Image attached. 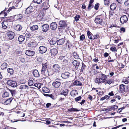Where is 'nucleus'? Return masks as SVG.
Masks as SVG:
<instances>
[{
	"instance_id": "47",
	"label": "nucleus",
	"mask_w": 129,
	"mask_h": 129,
	"mask_svg": "<svg viewBox=\"0 0 129 129\" xmlns=\"http://www.w3.org/2000/svg\"><path fill=\"white\" fill-rule=\"evenodd\" d=\"M43 15L42 14H39L38 15V17L40 19L42 20L43 19Z\"/></svg>"
},
{
	"instance_id": "5",
	"label": "nucleus",
	"mask_w": 129,
	"mask_h": 129,
	"mask_svg": "<svg viewBox=\"0 0 129 129\" xmlns=\"http://www.w3.org/2000/svg\"><path fill=\"white\" fill-rule=\"evenodd\" d=\"M49 26L48 24H46L43 25L42 28V31L44 32H46L48 30Z\"/></svg>"
},
{
	"instance_id": "52",
	"label": "nucleus",
	"mask_w": 129,
	"mask_h": 129,
	"mask_svg": "<svg viewBox=\"0 0 129 129\" xmlns=\"http://www.w3.org/2000/svg\"><path fill=\"white\" fill-rule=\"evenodd\" d=\"M74 56L76 59L78 58L79 57V56L76 53H74Z\"/></svg>"
},
{
	"instance_id": "39",
	"label": "nucleus",
	"mask_w": 129,
	"mask_h": 129,
	"mask_svg": "<svg viewBox=\"0 0 129 129\" xmlns=\"http://www.w3.org/2000/svg\"><path fill=\"white\" fill-rule=\"evenodd\" d=\"M7 70L8 73H10L11 75H12L13 73V70L12 69L9 68Z\"/></svg>"
},
{
	"instance_id": "17",
	"label": "nucleus",
	"mask_w": 129,
	"mask_h": 129,
	"mask_svg": "<svg viewBox=\"0 0 129 129\" xmlns=\"http://www.w3.org/2000/svg\"><path fill=\"white\" fill-rule=\"evenodd\" d=\"M73 64L75 66L76 69H78L80 64V62H78L77 60H75L73 61Z\"/></svg>"
},
{
	"instance_id": "28",
	"label": "nucleus",
	"mask_w": 129,
	"mask_h": 129,
	"mask_svg": "<svg viewBox=\"0 0 129 129\" xmlns=\"http://www.w3.org/2000/svg\"><path fill=\"white\" fill-rule=\"evenodd\" d=\"M41 73L42 74L46 77H48L49 75L48 70L45 71H44L42 72Z\"/></svg>"
},
{
	"instance_id": "46",
	"label": "nucleus",
	"mask_w": 129,
	"mask_h": 129,
	"mask_svg": "<svg viewBox=\"0 0 129 129\" xmlns=\"http://www.w3.org/2000/svg\"><path fill=\"white\" fill-rule=\"evenodd\" d=\"M9 96V93L8 92L6 91L5 92L4 94H3V96L4 97H8Z\"/></svg>"
},
{
	"instance_id": "49",
	"label": "nucleus",
	"mask_w": 129,
	"mask_h": 129,
	"mask_svg": "<svg viewBox=\"0 0 129 129\" xmlns=\"http://www.w3.org/2000/svg\"><path fill=\"white\" fill-rule=\"evenodd\" d=\"M68 63V61L67 60L64 59H63L62 62V64L64 65L67 64Z\"/></svg>"
},
{
	"instance_id": "4",
	"label": "nucleus",
	"mask_w": 129,
	"mask_h": 129,
	"mask_svg": "<svg viewBox=\"0 0 129 129\" xmlns=\"http://www.w3.org/2000/svg\"><path fill=\"white\" fill-rule=\"evenodd\" d=\"M128 20V18L125 15L121 16L120 18V22L122 23H126Z\"/></svg>"
},
{
	"instance_id": "41",
	"label": "nucleus",
	"mask_w": 129,
	"mask_h": 129,
	"mask_svg": "<svg viewBox=\"0 0 129 129\" xmlns=\"http://www.w3.org/2000/svg\"><path fill=\"white\" fill-rule=\"evenodd\" d=\"M85 65L82 62V66L81 67V69L80 70V72H83V70H84L85 69V67H86Z\"/></svg>"
},
{
	"instance_id": "18",
	"label": "nucleus",
	"mask_w": 129,
	"mask_h": 129,
	"mask_svg": "<svg viewBox=\"0 0 129 129\" xmlns=\"http://www.w3.org/2000/svg\"><path fill=\"white\" fill-rule=\"evenodd\" d=\"M22 28V26L20 24H17L14 27V29L17 31H20Z\"/></svg>"
},
{
	"instance_id": "7",
	"label": "nucleus",
	"mask_w": 129,
	"mask_h": 129,
	"mask_svg": "<svg viewBox=\"0 0 129 129\" xmlns=\"http://www.w3.org/2000/svg\"><path fill=\"white\" fill-rule=\"evenodd\" d=\"M50 53H51V56L52 57L54 58L58 53V52L57 50L56 49L54 48L51 50Z\"/></svg>"
},
{
	"instance_id": "63",
	"label": "nucleus",
	"mask_w": 129,
	"mask_h": 129,
	"mask_svg": "<svg viewBox=\"0 0 129 129\" xmlns=\"http://www.w3.org/2000/svg\"><path fill=\"white\" fill-rule=\"evenodd\" d=\"M118 108V106H117L115 105L111 107L112 109H117Z\"/></svg>"
},
{
	"instance_id": "55",
	"label": "nucleus",
	"mask_w": 129,
	"mask_h": 129,
	"mask_svg": "<svg viewBox=\"0 0 129 129\" xmlns=\"http://www.w3.org/2000/svg\"><path fill=\"white\" fill-rule=\"evenodd\" d=\"M30 34L29 33H27L25 34V36L27 38H29L30 36Z\"/></svg>"
},
{
	"instance_id": "33",
	"label": "nucleus",
	"mask_w": 129,
	"mask_h": 129,
	"mask_svg": "<svg viewBox=\"0 0 129 129\" xmlns=\"http://www.w3.org/2000/svg\"><path fill=\"white\" fill-rule=\"evenodd\" d=\"M116 7V5L115 3H113L110 5V9L112 10H114L115 9Z\"/></svg>"
},
{
	"instance_id": "40",
	"label": "nucleus",
	"mask_w": 129,
	"mask_h": 129,
	"mask_svg": "<svg viewBox=\"0 0 129 129\" xmlns=\"http://www.w3.org/2000/svg\"><path fill=\"white\" fill-rule=\"evenodd\" d=\"M91 35H92V34L89 31H87V36L90 39H91L92 38V36H91Z\"/></svg>"
},
{
	"instance_id": "6",
	"label": "nucleus",
	"mask_w": 129,
	"mask_h": 129,
	"mask_svg": "<svg viewBox=\"0 0 129 129\" xmlns=\"http://www.w3.org/2000/svg\"><path fill=\"white\" fill-rule=\"evenodd\" d=\"M59 25L60 26L58 27L59 29H61L67 25L66 22L64 21H60L59 22Z\"/></svg>"
},
{
	"instance_id": "50",
	"label": "nucleus",
	"mask_w": 129,
	"mask_h": 129,
	"mask_svg": "<svg viewBox=\"0 0 129 129\" xmlns=\"http://www.w3.org/2000/svg\"><path fill=\"white\" fill-rule=\"evenodd\" d=\"M81 96H79L75 98V100L76 102H78L80 100H81Z\"/></svg>"
},
{
	"instance_id": "1",
	"label": "nucleus",
	"mask_w": 129,
	"mask_h": 129,
	"mask_svg": "<svg viewBox=\"0 0 129 129\" xmlns=\"http://www.w3.org/2000/svg\"><path fill=\"white\" fill-rule=\"evenodd\" d=\"M35 10L31 6H30L26 10L25 13L27 14H28L33 13Z\"/></svg>"
},
{
	"instance_id": "12",
	"label": "nucleus",
	"mask_w": 129,
	"mask_h": 129,
	"mask_svg": "<svg viewBox=\"0 0 129 129\" xmlns=\"http://www.w3.org/2000/svg\"><path fill=\"white\" fill-rule=\"evenodd\" d=\"M19 89L23 91H26L28 88V86L25 85H20L19 87Z\"/></svg>"
},
{
	"instance_id": "58",
	"label": "nucleus",
	"mask_w": 129,
	"mask_h": 129,
	"mask_svg": "<svg viewBox=\"0 0 129 129\" xmlns=\"http://www.w3.org/2000/svg\"><path fill=\"white\" fill-rule=\"evenodd\" d=\"M110 0H104V4L105 5H108L109 4Z\"/></svg>"
},
{
	"instance_id": "44",
	"label": "nucleus",
	"mask_w": 129,
	"mask_h": 129,
	"mask_svg": "<svg viewBox=\"0 0 129 129\" xmlns=\"http://www.w3.org/2000/svg\"><path fill=\"white\" fill-rule=\"evenodd\" d=\"M80 15H76L75 17L74 18L75 19V20L76 21H78L79 20V19L80 18Z\"/></svg>"
},
{
	"instance_id": "21",
	"label": "nucleus",
	"mask_w": 129,
	"mask_h": 129,
	"mask_svg": "<svg viewBox=\"0 0 129 129\" xmlns=\"http://www.w3.org/2000/svg\"><path fill=\"white\" fill-rule=\"evenodd\" d=\"M2 28L4 29H6L8 26V23L7 22H4L2 23Z\"/></svg>"
},
{
	"instance_id": "29",
	"label": "nucleus",
	"mask_w": 129,
	"mask_h": 129,
	"mask_svg": "<svg viewBox=\"0 0 129 129\" xmlns=\"http://www.w3.org/2000/svg\"><path fill=\"white\" fill-rule=\"evenodd\" d=\"M7 64L6 63H3L1 66V68L2 70L6 68L7 67Z\"/></svg>"
},
{
	"instance_id": "13",
	"label": "nucleus",
	"mask_w": 129,
	"mask_h": 129,
	"mask_svg": "<svg viewBox=\"0 0 129 129\" xmlns=\"http://www.w3.org/2000/svg\"><path fill=\"white\" fill-rule=\"evenodd\" d=\"M57 27V25L55 22H53L51 24L50 28L52 30H54Z\"/></svg>"
},
{
	"instance_id": "9",
	"label": "nucleus",
	"mask_w": 129,
	"mask_h": 129,
	"mask_svg": "<svg viewBox=\"0 0 129 129\" xmlns=\"http://www.w3.org/2000/svg\"><path fill=\"white\" fill-rule=\"evenodd\" d=\"M70 75V74L68 72H66L61 74V76L63 79H66L68 78Z\"/></svg>"
},
{
	"instance_id": "30",
	"label": "nucleus",
	"mask_w": 129,
	"mask_h": 129,
	"mask_svg": "<svg viewBox=\"0 0 129 129\" xmlns=\"http://www.w3.org/2000/svg\"><path fill=\"white\" fill-rule=\"evenodd\" d=\"M73 84L74 85L77 86H81L82 84L80 82L76 80H75L73 82Z\"/></svg>"
},
{
	"instance_id": "42",
	"label": "nucleus",
	"mask_w": 129,
	"mask_h": 129,
	"mask_svg": "<svg viewBox=\"0 0 129 129\" xmlns=\"http://www.w3.org/2000/svg\"><path fill=\"white\" fill-rule=\"evenodd\" d=\"M28 85L30 86H32L34 84L33 81L30 80H29L28 81Z\"/></svg>"
},
{
	"instance_id": "20",
	"label": "nucleus",
	"mask_w": 129,
	"mask_h": 129,
	"mask_svg": "<svg viewBox=\"0 0 129 129\" xmlns=\"http://www.w3.org/2000/svg\"><path fill=\"white\" fill-rule=\"evenodd\" d=\"M37 44L36 42H31L28 44V47H34L37 46Z\"/></svg>"
},
{
	"instance_id": "54",
	"label": "nucleus",
	"mask_w": 129,
	"mask_h": 129,
	"mask_svg": "<svg viewBox=\"0 0 129 129\" xmlns=\"http://www.w3.org/2000/svg\"><path fill=\"white\" fill-rule=\"evenodd\" d=\"M99 6V4H96L94 6V8L96 10H97L98 9Z\"/></svg>"
},
{
	"instance_id": "27",
	"label": "nucleus",
	"mask_w": 129,
	"mask_h": 129,
	"mask_svg": "<svg viewBox=\"0 0 129 129\" xmlns=\"http://www.w3.org/2000/svg\"><path fill=\"white\" fill-rule=\"evenodd\" d=\"M95 82L96 83L99 84L101 83H102L101 78H96L94 80Z\"/></svg>"
},
{
	"instance_id": "61",
	"label": "nucleus",
	"mask_w": 129,
	"mask_h": 129,
	"mask_svg": "<svg viewBox=\"0 0 129 129\" xmlns=\"http://www.w3.org/2000/svg\"><path fill=\"white\" fill-rule=\"evenodd\" d=\"M20 61H21V62L23 63L25 62V59L24 58H20Z\"/></svg>"
},
{
	"instance_id": "51",
	"label": "nucleus",
	"mask_w": 129,
	"mask_h": 129,
	"mask_svg": "<svg viewBox=\"0 0 129 129\" xmlns=\"http://www.w3.org/2000/svg\"><path fill=\"white\" fill-rule=\"evenodd\" d=\"M45 4L46 5V6L45 7H44L43 8V10H47L49 7V6L48 4Z\"/></svg>"
},
{
	"instance_id": "59",
	"label": "nucleus",
	"mask_w": 129,
	"mask_h": 129,
	"mask_svg": "<svg viewBox=\"0 0 129 129\" xmlns=\"http://www.w3.org/2000/svg\"><path fill=\"white\" fill-rule=\"evenodd\" d=\"M85 38V37L84 35H82L80 36V39L81 40H83Z\"/></svg>"
},
{
	"instance_id": "35",
	"label": "nucleus",
	"mask_w": 129,
	"mask_h": 129,
	"mask_svg": "<svg viewBox=\"0 0 129 129\" xmlns=\"http://www.w3.org/2000/svg\"><path fill=\"white\" fill-rule=\"evenodd\" d=\"M68 91L67 90H65L62 91L61 93V94L65 96L68 93Z\"/></svg>"
},
{
	"instance_id": "8",
	"label": "nucleus",
	"mask_w": 129,
	"mask_h": 129,
	"mask_svg": "<svg viewBox=\"0 0 129 129\" xmlns=\"http://www.w3.org/2000/svg\"><path fill=\"white\" fill-rule=\"evenodd\" d=\"M102 19L100 16H96L95 19L94 21L97 24H101L102 22Z\"/></svg>"
},
{
	"instance_id": "64",
	"label": "nucleus",
	"mask_w": 129,
	"mask_h": 129,
	"mask_svg": "<svg viewBox=\"0 0 129 129\" xmlns=\"http://www.w3.org/2000/svg\"><path fill=\"white\" fill-rule=\"evenodd\" d=\"M125 4L126 5H129V0H127V1L125 2Z\"/></svg>"
},
{
	"instance_id": "36",
	"label": "nucleus",
	"mask_w": 129,
	"mask_h": 129,
	"mask_svg": "<svg viewBox=\"0 0 129 129\" xmlns=\"http://www.w3.org/2000/svg\"><path fill=\"white\" fill-rule=\"evenodd\" d=\"M80 110H78L76 108H71L69 109H68V111L70 112L78 111Z\"/></svg>"
},
{
	"instance_id": "34",
	"label": "nucleus",
	"mask_w": 129,
	"mask_h": 129,
	"mask_svg": "<svg viewBox=\"0 0 129 129\" xmlns=\"http://www.w3.org/2000/svg\"><path fill=\"white\" fill-rule=\"evenodd\" d=\"M113 82V80L112 79H109L106 80L105 83V84L106 85L107 83L109 84H111Z\"/></svg>"
},
{
	"instance_id": "22",
	"label": "nucleus",
	"mask_w": 129,
	"mask_h": 129,
	"mask_svg": "<svg viewBox=\"0 0 129 129\" xmlns=\"http://www.w3.org/2000/svg\"><path fill=\"white\" fill-rule=\"evenodd\" d=\"M25 39V37L24 36L22 35H20L19 37L18 40L20 42L19 43L20 44Z\"/></svg>"
},
{
	"instance_id": "48",
	"label": "nucleus",
	"mask_w": 129,
	"mask_h": 129,
	"mask_svg": "<svg viewBox=\"0 0 129 129\" xmlns=\"http://www.w3.org/2000/svg\"><path fill=\"white\" fill-rule=\"evenodd\" d=\"M77 93V91L76 90L75 91H73L71 93V96H74L75 95V93Z\"/></svg>"
},
{
	"instance_id": "2",
	"label": "nucleus",
	"mask_w": 129,
	"mask_h": 129,
	"mask_svg": "<svg viewBox=\"0 0 129 129\" xmlns=\"http://www.w3.org/2000/svg\"><path fill=\"white\" fill-rule=\"evenodd\" d=\"M7 84L8 85L11 86L13 87H15L17 86V83L15 81L9 80L7 81Z\"/></svg>"
},
{
	"instance_id": "32",
	"label": "nucleus",
	"mask_w": 129,
	"mask_h": 129,
	"mask_svg": "<svg viewBox=\"0 0 129 129\" xmlns=\"http://www.w3.org/2000/svg\"><path fill=\"white\" fill-rule=\"evenodd\" d=\"M42 91L44 92L49 93L50 92V90L46 87H44L42 88Z\"/></svg>"
},
{
	"instance_id": "15",
	"label": "nucleus",
	"mask_w": 129,
	"mask_h": 129,
	"mask_svg": "<svg viewBox=\"0 0 129 129\" xmlns=\"http://www.w3.org/2000/svg\"><path fill=\"white\" fill-rule=\"evenodd\" d=\"M34 54L35 53L33 51L30 50H27L25 52L26 55L29 56H33L34 55Z\"/></svg>"
},
{
	"instance_id": "14",
	"label": "nucleus",
	"mask_w": 129,
	"mask_h": 129,
	"mask_svg": "<svg viewBox=\"0 0 129 129\" xmlns=\"http://www.w3.org/2000/svg\"><path fill=\"white\" fill-rule=\"evenodd\" d=\"M53 70L55 72H58L60 70V67L59 65L57 64H55L53 66Z\"/></svg>"
},
{
	"instance_id": "25",
	"label": "nucleus",
	"mask_w": 129,
	"mask_h": 129,
	"mask_svg": "<svg viewBox=\"0 0 129 129\" xmlns=\"http://www.w3.org/2000/svg\"><path fill=\"white\" fill-rule=\"evenodd\" d=\"M38 28V26L36 25H33L30 27V29L31 30H37Z\"/></svg>"
},
{
	"instance_id": "37",
	"label": "nucleus",
	"mask_w": 129,
	"mask_h": 129,
	"mask_svg": "<svg viewBox=\"0 0 129 129\" xmlns=\"http://www.w3.org/2000/svg\"><path fill=\"white\" fill-rule=\"evenodd\" d=\"M41 83H36L35 84L34 86L37 87L39 89L41 87Z\"/></svg>"
},
{
	"instance_id": "26",
	"label": "nucleus",
	"mask_w": 129,
	"mask_h": 129,
	"mask_svg": "<svg viewBox=\"0 0 129 129\" xmlns=\"http://www.w3.org/2000/svg\"><path fill=\"white\" fill-rule=\"evenodd\" d=\"M124 86V85L123 84L120 85V90L121 92H123L125 91Z\"/></svg>"
},
{
	"instance_id": "56",
	"label": "nucleus",
	"mask_w": 129,
	"mask_h": 129,
	"mask_svg": "<svg viewBox=\"0 0 129 129\" xmlns=\"http://www.w3.org/2000/svg\"><path fill=\"white\" fill-rule=\"evenodd\" d=\"M93 7V6L92 5V4H91L89 3L88 6V9H90L92 8Z\"/></svg>"
},
{
	"instance_id": "16",
	"label": "nucleus",
	"mask_w": 129,
	"mask_h": 129,
	"mask_svg": "<svg viewBox=\"0 0 129 129\" xmlns=\"http://www.w3.org/2000/svg\"><path fill=\"white\" fill-rule=\"evenodd\" d=\"M65 42V40L64 38H61L57 40L56 41L57 44L58 45L63 44Z\"/></svg>"
},
{
	"instance_id": "43",
	"label": "nucleus",
	"mask_w": 129,
	"mask_h": 129,
	"mask_svg": "<svg viewBox=\"0 0 129 129\" xmlns=\"http://www.w3.org/2000/svg\"><path fill=\"white\" fill-rule=\"evenodd\" d=\"M110 50L114 52H116L117 51L116 48L114 47H111L110 48Z\"/></svg>"
},
{
	"instance_id": "23",
	"label": "nucleus",
	"mask_w": 129,
	"mask_h": 129,
	"mask_svg": "<svg viewBox=\"0 0 129 129\" xmlns=\"http://www.w3.org/2000/svg\"><path fill=\"white\" fill-rule=\"evenodd\" d=\"M12 100L13 98H9L4 102V104L5 105H7L11 103Z\"/></svg>"
},
{
	"instance_id": "19",
	"label": "nucleus",
	"mask_w": 129,
	"mask_h": 129,
	"mask_svg": "<svg viewBox=\"0 0 129 129\" xmlns=\"http://www.w3.org/2000/svg\"><path fill=\"white\" fill-rule=\"evenodd\" d=\"M33 75L35 77H38L40 76V75L38 70H34L33 72Z\"/></svg>"
},
{
	"instance_id": "60",
	"label": "nucleus",
	"mask_w": 129,
	"mask_h": 129,
	"mask_svg": "<svg viewBox=\"0 0 129 129\" xmlns=\"http://www.w3.org/2000/svg\"><path fill=\"white\" fill-rule=\"evenodd\" d=\"M98 37L97 35H95L94 36H92L91 39L94 40L97 39Z\"/></svg>"
},
{
	"instance_id": "45",
	"label": "nucleus",
	"mask_w": 129,
	"mask_h": 129,
	"mask_svg": "<svg viewBox=\"0 0 129 129\" xmlns=\"http://www.w3.org/2000/svg\"><path fill=\"white\" fill-rule=\"evenodd\" d=\"M33 2L34 3H37V4H40L42 2V0H34Z\"/></svg>"
},
{
	"instance_id": "10",
	"label": "nucleus",
	"mask_w": 129,
	"mask_h": 129,
	"mask_svg": "<svg viewBox=\"0 0 129 129\" xmlns=\"http://www.w3.org/2000/svg\"><path fill=\"white\" fill-rule=\"evenodd\" d=\"M7 34L9 39L10 40H12L14 38V34L12 31L8 32L7 33Z\"/></svg>"
},
{
	"instance_id": "53",
	"label": "nucleus",
	"mask_w": 129,
	"mask_h": 129,
	"mask_svg": "<svg viewBox=\"0 0 129 129\" xmlns=\"http://www.w3.org/2000/svg\"><path fill=\"white\" fill-rule=\"evenodd\" d=\"M56 42L54 41L53 40H52L50 41V43L51 45H54L56 43Z\"/></svg>"
},
{
	"instance_id": "3",
	"label": "nucleus",
	"mask_w": 129,
	"mask_h": 129,
	"mask_svg": "<svg viewBox=\"0 0 129 129\" xmlns=\"http://www.w3.org/2000/svg\"><path fill=\"white\" fill-rule=\"evenodd\" d=\"M47 50V47L44 46H40L39 48V53L43 54L45 53Z\"/></svg>"
},
{
	"instance_id": "38",
	"label": "nucleus",
	"mask_w": 129,
	"mask_h": 129,
	"mask_svg": "<svg viewBox=\"0 0 129 129\" xmlns=\"http://www.w3.org/2000/svg\"><path fill=\"white\" fill-rule=\"evenodd\" d=\"M16 18L17 20H20L22 18V15L21 14H18L17 16H16Z\"/></svg>"
},
{
	"instance_id": "57",
	"label": "nucleus",
	"mask_w": 129,
	"mask_h": 129,
	"mask_svg": "<svg viewBox=\"0 0 129 129\" xmlns=\"http://www.w3.org/2000/svg\"><path fill=\"white\" fill-rule=\"evenodd\" d=\"M10 21V19L8 18L5 17L4 18V22H8V21Z\"/></svg>"
},
{
	"instance_id": "62",
	"label": "nucleus",
	"mask_w": 129,
	"mask_h": 129,
	"mask_svg": "<svg viewBox=\"0 0 129 129\" xmlns=\"http://www.w3.org/2000/svg\"><path fill=\"white\" fill-rule=\"evenodd\" d=\"M10 91L11 93V94L12 95H13V94H15L16 93V91L15 90H10Z\"/></svg>"
},
{
	"instance_id": "31",
	"label": "nucleus",
	"mask_w": 129,
	"mask_h": 129,
	"mask_svg": "<svg viewBox=\"0 0 129 129\" xmlns=\"http://www.w3.org/2000/svg\"><path fill=\"white\" fill-rule=\"evenodd\" d=\"M47 67V65L46 63L43 64L42 65V67L41 71V73L44 71L45 70H46V69Z\"/></svg>"
},
{
	"instance_id": "24",
	"label": "nucleus",
	"mask_w": 129,
	"mask_h": 129,
	"mask_svg": "<svg viewBox=\"0 0 129 129\" xmlns=\"http://www.w3.org/2000/svg\"><path fill=\"white\" fill-rule=\"evenodd\" d=\"M101 79L102 82V83L105 82V80L107 78V77L105 75L102 73L101 74Z\"/></svg>"
},
{
	"instance_id": "11",
	"label": "nucleus",
	"mask_w": 129,
	"mask_h": 129,
	"mask_svg": "<svg viewBox=\"0 0 129 129\" xmlns=\"http://www.w3.org/2000/svg\"><path fill=\"white\" fill-rule=\"evenodd\" d=\"M61 84V83L60 82L56 81L53 82L52 84V85L55 88H58L60 86Z\"/></svg>"
}]
</instances>
